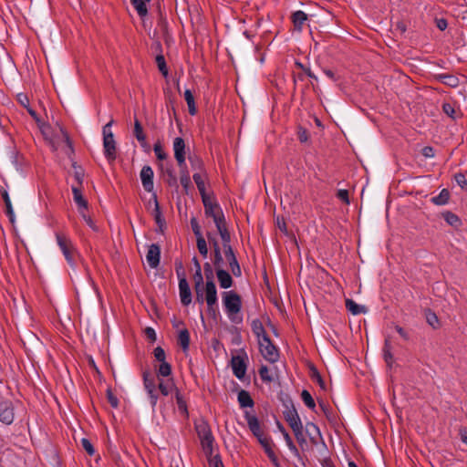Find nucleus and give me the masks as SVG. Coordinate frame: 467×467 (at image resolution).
Returning <instances> with one entry per match:
<instances>
[{"instance_id": "obj_1", "label": "nucleus", "mask_w": 467, "mask_h": 467, "mask_svg": "<svg viewBox=\"0 0 467 467\" xmlns=\"http://www.w3.org/2000/svg\"><path fill=\"white\" fill-rule=\"evenodd\" d=\"M223 303L230 321L234 324H241L243 322L241 296L233 290L223 292Z\"/></svg>"}, {"instance_id": "obj_2", "label": "nucleus", "mask_w": 467, "mask_h": 467, "mask_svg": "<svg viewBox=\"0 0 467 467\" xmlns=\"http://www.w3.org/2000/svg\"><path fill=\"white\" fill-rule=\"evenodd\" d=\"M113 124V119L108 122L103 127V147L105 157L108 161H113L116 160V141L114 140L113 133L110 130L111 125Z\"/></svg>"}, {"instance_id": "obj_3", "label": "nucleus", "mask_w": 467, "mask_h": 467, "mask_svg": "<svg viewBox=\"0 0 467 467\" xmlns=\"http://www.w3.org/2000/svg\"><path fill=\"white\" fill-rule=\"evenodd\" d=\"M56 239L57 245L62 251L67 262L71 265H75V255L77 254V250L74 247L72 241L70 238L62 233L56 234Z\"/></svg>"}, {"instance_id": "obj_4", "label": "nucleus", "mask_w": 467, "mask_h": 467, "mask_svg": "<svg viewBox=\"0 0 467 467\" xmlns=\"http://www.w3.org/2000/svg\"><path fill=\"white\" fill-rule=\"evenodd\" d=\"M259 351L264 358L270 363H275L279 359V350L273 344L269 337H264L258 341Z\"/></svg>"}, {"instance_id": "obj_5", "label": "nucleus", "mask_w": 467, "mask_h": 467, "mask_svg": "<svg viewBox=\"0 0 467 467\" xmlns=\"http://www.w3.org/2000/svg\"><path fill=\"white\" fill-rule=\"evenodd\" d=\"M204 213L207 217H212L215 225L225 221L222 208L216 202H213L208 196L202 198Z\"/></svg>"}, {"instance_id": "obj_6", "label": "nucleus", "mask_w": 467, "mask_h": 467, "mask_svg": "<svg viewBox=\"0 0 467 467\" xmlns=\"http://www.w3.org/2000/svg\"><path fill=\"white\" fill-rule=\"evenodd\" d=\"M223 254H224L226 261L228 262L230 270L233 273V275L236 277L241 276L242 275L241 266L238 263V260L236 258V255L234 252L233 247L223 248Z\"/></svg>"}, {"instance_id": "obj_7", "label": "nucleus", "mask_w": 467, "mask_h": 467, "mask_svg": "<svg viewBox=\"0 0 467 467\" xmlns=\"http://www.w3.org/2000/svg\"><path fill=\"white\" fill-rule=\"evenodd\" d=\"M185 142L184 140L181 137H177L173 140V150H174V158L178 163L179 167L185 166Z\"/></svg>"}, {"instance_id": "obj_8", "label": "nucleus", "mask_w": 467, "mask_h": 467, "mask_svg": "<svg viewBox=\"0 0 467 467\" xmlns=\"http://www.w3.org/2000/svg\"><path fill=\"white\" fill-rule=\"evenodd\" d=\"M231 365L234 375L239 379H243L245 372H246V363L245 358L241 356H233L231 359Z\"/></svg>"}, {"instance_id": "obj_9", "label": "nucleus", "mask_w": 467, "mask_h": 467, "mask_svg": "<svg viewBox=\"0 0 467 467\" xmlns=\"http://www.w3.org/2000/svg\"><path fill=\"white\" fill-rule=\"evenodd\" d=\"M15 419L14 407L12 402L4 401L0 403V421L10 425Z\"/></svg>"}, {"instance_id": "obj_10", "label": "nucleus", "mask_w": 467, "mask_h": 467, "mask_svg": "<svg viewBox=\"0 0 467 467\" xmlns=\"http://www.w3.org/2000/svg\"><path fill=\"white\" fill-rule=\"evenodd\" d=\"M153 171L150 166L145 165L140 171V180L144 190L148 192H152L154 188L153 183Z\"/></svg>"}, {"instance_id": "obj_11", "label": "nucleus", "mask_w": 467, "mask_h": 467, "mask_svg": "<svg viewBox=\"0 0 467 467\" xmlns=\"http://www.w3.org/2000/svg\"><path fill=\"white\" fill-rule=\"evenodd\" d=\"M146 260L150 268H157L161 260V247L157 244H151L146 254Z\"/></svg>"}, {"instance_id": "obj_12", "label": "nucleus", "mask_w": 467, "mask_h": 467, "mask_svg": "<svg viewBox=\"0 0 467 467\" xmlns=\"http://www.w3.org/2000/svg\"><path fill=\"white\" fill-rule=\"evenodd\" d=\"M306 433L309 436L310 442L314 446H317L320 442L324 447H326V443L322 438L321 431L317 425L313 422L306 423Z\"/></svg>"}, {"instance_id": "obj_13", "label": "nucleus", "mask_w": 467, "mask_h": 467, "mask_svg": "<svg viewBox=\"0 0 467 467\" xmlns=\"http://www.w3.org/2000/svg\"><path fill=\"white\" fill-rule=\"evenodd\" d=\"M284 417L292 431L303 427L301 419L294 406L284 412Z\"/></svg>"}, {"instance_id": "obj_14", "label": "nucleus", "mask_w": 467, "mask_h": 467, "mask_svg": "<svg viewBox=\"0 0 467 467\" xmlns=\"http://www.w3.org/2000/svg\"><path fill=\"white\" fill-rule=\"evenodd\" d=\"M151 199H152L153 203H154V209H153V212H152V215L154 217L155 223H157V225L160 228V231L161 233H163V230L166 227V222H165V219L163 218V216L161 214L160 204H159V202H158V199H157V195H156L155 192L152 193Z\"/></svg>"}, {"instance_id": "obj_15", "label": "nucleus", "mask_w": 467, "mask_h": 467, "mask_svg": "<svg viewBox=\"0 0 467 467\" xmlns=\"http://www.w3.org/2000/svg\"><path fill=\"white\" fill-rule=\"evenodd\" d=\"M73 199L78 205L79 213H82V210H88V201L82 194V187L72 185Z\"/></svg>"}, {"instance_id": "obj_16", "label": "nucleus", "mask_w": 467, "mask_h": 467, "mask_svg": "<svg viewBox=\"0 0 467 467\" xmlns=\"http://www.w3.org/2000/svg\"><path fill=\"white\" fill-rule=\"evenodd\" d=\"M204 295L207 306L217 305V290L214 282H206Z\"/></svg>"}, {"instance_id": "obj_17", "label": "nucleus", "mask_w": 467, "mask_h": 467, "mask_svg": "<svg viewBox=\"0 0 467 467\" xmlns=\"http://www.w3.org/2000/svg\"><path fill=\"white\" fill-rule=\"evenodd\" d=\"M179 293L182 304L189 306L192 303V292L187 280L179 282Z\"/></svg>"}, {"instance_id": "obj_18", "label": "nucleus", "mask_w": 467, "mask_h": 467, "mask_svg": "<svg viewBox=\"0 0 467 467\" xmlns=\"http://www.w3.org/2000/svg\"><path fill=\"white\" fill-rule=\"evenodd\" d=\"M133 134L137 140L140 142V146L146 150H149V144L146 140V135L144 133L142 125L138 119H135L134 121Z\"/></svg>"}, {"instance_id": "obj_19", "label": "nucleus", "mask_w": 467, "mask_h": 467, "mask_svg": "<svg viewBox=\"0 0 467 467\" xmlns=\"http://www.w3.org/2000/svg\"><path fill=\"white\" fill-rule=\"evenodd\" d=\"M216 276L219 282V285L223 289H228L233 286L234 280L229 272L224 269H218L216 271Z\"/></svg>"}, {"instance_id": "obj_20", "label": "nucleus", "mask_w": 467, "mask_h": 467, "mask_svg": "<svg viewBox=\"0 0 467 467\" xmlns=\"http://www.w3.org/2000/svg\"><path fill=\"white\" fill-rule=\"evenodd\" d=\"M392 350V346H391V343L389 341V338H386L385 341H384V346H383V359L384 361L386 362L387 364V367L391 369L394 363H395V359H394V357H393V354L391 352Z\"/></svg>"}, {"instance_id": "obj_21", "label": "nucleus", "mask_w": 467, "mask_h": 467, "mask_svg": "<svg viewBox=\"0 0 467 467\" xmlns=\"http://www.w3.org/2000/svg\"><path fill=\"white\" fill-rule=\"evenodd\" d=\"M245 419L247 420L248 427L250 431L253 432V434L257 438H260L263 432L258 419L255 416L250 415L248 413H246Z\"/></svg>"}, {"instance_id": "obj_22", "label": "nucleus", "mask_w": 467, "mask_h": 467, "mask_svg": "<svg viewBox=\"0 0 467 467\" xmlns=\"http://www.w3.org/2000/svg\"><path fill=\"white\" fill-rule=\"evenodd\" d=\"M217 231L223 241V247H232L231 245V235L226 226V221L217 223L216 225Z\"/></svg>"}, {"instance_id": "obj_23", "label": "nucleus", "mask_w": 467, "mask_h": 467, "mask_svg": "<svg viewBox=\"0 0 467 467\" xmlns=\"http://www.w3.org/2000/svg\"><path fill=\"white\" fill-rule=\"evenodd\" d=\"M17 101L20 103L21 106H23L25 109H26L27 112L30 114V116L36 120V122L39 123L40 119L29 104V99L26 94L20 93L17 95Z\"/></svg>"}, {"instance_id": "obj_24", "label": "nucleus", "mask_w": 467, "mask_h": 467, "mask_svg": "<svg viewBox=\"0 0 467 467\" xmlns=\"http://www.w3.org/2000/svg\"><path fill=\"white\" fill-rule=\"evenodd\" d=\"M291 18L295 28L301 31L303 25L307 20V15L304 11L298 10L292 14Z\"/></svg>"}, {"instance_id": "obj_25", "label": "nucleus", "mask_w": 467, "mask_h": 467, "mask_svg": "<svg viewBox=\"0 0 467 467\" xmlns=\"http://www.w3.org/2000/svg\"><path fill=\"white\" fill-rule=\"evenodd\" d=\"M346 308L352 314V315H359V314H365L367 313L368 309L365 306L357 304L352 299H346L345 301Z\"/></svg>"}, {"instance_id": "obj_26", "label": "nucleus", "mask_w": 467, "mask_h": 467, "mask_svg": "<svg viewBox=\"0 0 467 467\" xmlns=\"http://www.w3.org/2000/svg\"><path fill=\"white\" fill-rule=\"evenodd\" d=\"M237 399L241 408H251L254 404L250 393L244 389L238 392Z\"/></svg>"}, {"instance_id": "obj_27", "label": "nucleus", "mask_w": 467, "mask_h": 467, "mask_svg": "<svg viewBox=\"0 0 467 467\" xmlns=\"http://www.w3.org/2000/svg\"><path fill=\"white\" fill-rule=\"evenodd\" d=\"M180 168V182L186 193L192 187V181L186 165Z\"/></svg>"}, {"instance_id": "obj_28", "label": "nucleus", "mask_w": 467, "mask_h": 467, "mask_svg": "<svg viewBox=\"0 0 467 467\" xmlns=\"http://www.w3.org/2000/svg\"><path fill=\"white\" fill-rule=\"evenodd\" d=\"M251 327H252L253 333L257 337V341H259L260 338H264V337H268V335L266 334L265 329L263 326V323L259 319L253 320Z\"/></svg>"}, {"instance_id": "obj_29", "label": "nucleus", "mask_w": 467, "mask_h": 467, "mask_svg": "<svg viewBox=\"0 0 467 467\" xmlns=\"http://www.w3.org/2000/svg\"><path fill=\"white\" fill-rule=\"evenodd\" d=\"M177 341L184 352L189 349L190 333L188 329L184 328L179 332Z\"/></svg>"}, {"instance_id": "obj_30", "label": "nucleus", "mask_w": 467, "mask_h": 467, "mask_svg": "<svg viewBox=\"0 0 467 467\" xmlns=\"http://www.w3.org/2000/svg\"><path fill=\"white\" fill-rule=\"evenodd\" d=\"M150 0H130L131 5L134 6L138 15L140 17H144L148 14L147 3Z\"/></svg>"}, {"instance_id": "obj_31", "label": "nucleus", "mask_w": 467, "mask_h": 467, "mask_svg": "<svg viewBox=\"0 0 467 467\" xmlns=\"http://www.w3.org/2000/svg\"><path fill=\"white\" fill-rule=\"evenodd\" d=\"M436 78L441 83L452 88H455L459 85V78L453 75L439 74L436 76Z\"/></svg>"}, {"instance_id": "obj_32", "label": "nucleus", "mask_w": 467, "mask_h": 467, "mask_svg": "<svg viewBox=\"0 0 467 467\" xmlns=\"http://www.w3.org/2000/svg\"><path fill=\"white\" fill-rule=\"evenodd\" d=\"M142 378H143L144 388H145L147 393H151L152 389H156L154 378L151 376L150 372L148 370H145L142 373Z\"/></svg>"}, {"instance_id": "obj_33", "label": "nucleus", "mask_w": 467, "mask_h": 467, "mask_svg": "<svg viewBox=\"0 0 467 467\" xmlns=\"http://www.w3.org/2000/svg\"><path fill=\"white\" fill-rule=\"evenodd\" d=\"M450 199V192L447 189H442L439 195L434 196L431 199V202L435 205H445L448 203Z\"/></svg>"}, {"instance_id": "obj_34", "label": "nucleus", "mask_w": 467, "mask_h": 467, "mask_svg": "<svg viewBox=\"0 0 467 467\" xmlns=\"http://www.w3.org/2000/svg\"><path fill=\"white\" fill-rule=\"evenodd\" d=\"M158 388L163 396H168L173 389H176L172 379L166 381L160 380Z\"/></svg>"}, {"instance_id": "obj_35", "label": "nucleus", "mask_w": 467, "mask_h": 467, "mask_svg": "<svg viewBox=\"0 0 467 467\" xmlns=\"http://www.w3.org/2000/svg\"><path fill=\"white\" fill-rule=\"evenodd\" d=\"M184 99L186 100L190 115L194 116L197 113V109L195 106L194 97L190 89H186L184 91Z\"/></svg>"}, {"instance_id": "obj_36", "label": "nucleus", "mask_w": 467, "mask_h": 467, "mask_svg": "<svg viewBox=\"0 0 467 467\" xmlns=\"http://www.w3.org/2000/svg\"><path fill=\"white\" fill-rule=\"evenodd\" d=\"M200 440L206 457L213 456V443L214 441L213 436L204 437Z\"/></svg>"}, {"instance_id": "obj_37", "label": "nucleus", "mask_w": 467, "mask_h": 467, "mask_svg": "<svg viewBox=\"0 0 467 467\" xmlns=\"http://www.w3.org/2000/svg\"><path fill=\"white\" fill-rule=\"evenodd\" d=\"M442 218L445 220V222L454 227H457L461 225V220L458 215L453 213L452 212L446 211L441 213Z\"/></svg>"}, {"instance_id": "obj_38", "label": "nucleus", "mask_w": 467, "mask_h": 467, "mask_svg": "<svg viewBox=\"0 0 467 467\" xmlns=\"http://www.w3.org/2000/svg\"><path fill=\"white\" fill-rule=\"evenodd\" d=\"M192 178H193V181L202 195V198L206 197L207 196L205 193L206 188H205V182H204L202 175L199 172H196L193 174Z\"/></svg>"}, {"instance_id": "obj_39", "label": "nucleus", "mask_w": 467, "mask_h": 467, "mask_svg": "<svg viewBox=\"0 0 467 467\" xmlns=\"http://www.w3.org/2000/svg\"><path fill=\"white\" fill-rule=\"evenodd\" d=\"M196 431H197L198 437L200 439H202L204 437L213 436L209 425L204 421L196 425Z\"/></svg>"}, {"instance_id": "obj_40", "label": "nucleus", "mask_w": 467, "mask_h": 467, "mask_svg": "<svg viewBox=\"0 0 467 467\" xmlns=\"http://www.w3.org/2000/svg\"><path fill=\"white\" fill-rule=\"evenodd\" d=\"M283 436H284V439L285 441V443L287 445V447L289 448L290 451L296 456V457H299V450L297 449V447L294 444L289 433L285 430L283 429Z\"/></svg>"}, {"instance_id": "obj_41", "label": "nucleus", "mask_w": 467, "mask_h": 467, "mask_svg": "<svg viewBox=\"0 0 467 467\" xmlns=\"http://www.w3.org/2000/svg\"><path fill=\"white\" fill-rule=\"evenodd\" d=\"M301 398L307 408L310 410H315L316 403L309 391L304 389L301 393Z\"/></svg>"}, {"instance_id": "obj_42", "label": "nucleus", "mask_w": 467, "mask_h": 467, "mask_svg": "<svg viewBox=\"0 0 467 467\" xmlns=\"http://www.w3.org/2000/svg\"><path fill=\"white\" fill-rule=\"evenodd\" d=\"M171 374V366L166 362H161V365L157 371L158 377H169Z\"/></svg>"}, {"instance_id": "obj_43", "label": "nucleus", "mask_w": 467, "mask_h": 467, "mask_svg": "<svg viewBox=\"0 0 467 467\" xmlns=\"http://www.w3.org/2000/svg\"><path fill=\"white\" fill-rule=\"evenodd\" d=\"M175 398H176V402H177L179 410L182 413L188 415L186 401L183 400V397L182 396V394L180 393V391L177 389H176Z\"/></svg>"}, {"instance_id": "obj_44", "label": "nucleus", "mask_w": 467, "mask_h": 467, "mask_svg": "<svg viewBox=\"0 0 467 467\" xmlns=\"http://www.w3.org/2000/svg\"><path fill=\"white\" fill-rule=\"evenodd\" d=\"M293 432L300 448L304 451L305 447L306 446V439L303 433V427L293 431Z\"/></svg>"}, {"instance_id": "obj_45", "label": "nucleus", "mask_w": 467, "mask_h": 467, "mask_svg": "<svg viewBox=\"0 0 467 467\" xmlns=\"http://www.w3.org/2000/svg\"><path fill=\"white\" fill-rule=\"evenodd\" d=\"M196 244H197V248H198L199 253L203 257H207L208 248H207V244H206V241H205L204 237L203 236L197 237L196 238Z\"/></svg>"}, {"instance_id": "obj_46", "label": "nucleus", "mask_w": 467, "mask_h": 467, "mask_svg": "<svg viewBox=\"0 0 467 467\" xmlns=\"http://www.w3.org/2000/svg\"><path fill=\"white\" fill-rule=\"evenodd\" d=\"M223 257L221 249L213 251V265L215 267V271H218V269H223Z\"/></svg>"}, {"instance_id": "obj_47", "label": "nucleus", "mask_w": 467, "mask_h": 467, "mask_svg": "<svg viewBox=\"0 0 467 467\" xmlns=\"http://www.w3.org/2000/svg\"><path fill=\"white\" fill-rule=\"evenodd\" d=\"M175 271H176V275L179 279V282L187 280L184 266H183V264L182 261H179V260L175 261Z\"/></svg>"}, {"instance_id": "obj_48", "label": "nucleus", "mask_w": 467, "mask_h": 467, "mask_svg": "<svg viewBox=\"0 0 467 467\" xmlns=\"http://www.w3.org/2000/svg\"><path fill=\"white\" fill-rule=\"evenodd\" d=\"M259 376L264 382L270 383L273 381V377L269 373V369L265 365H262L258 370Z\"/></svg>"}, {"instance_id": "obj_49", "label": "nucleus", "mask_w": 467, "mask_h": 467, "mask_svg": "<svg viewBox=\"0 0 467 467\" xmlns=\"http://www.w3.org/2000/svg\"><path fill=\"white\" fill-rule=\"evenodd\" d=\"M155 60L159 70L164 77H166L168 75V67L164 57L162 55H158Z\"/></svg>"}, {"instance_id": "obj_50", "label": "nucleus", "mask_w": 467, "mask_h": 467, "mask_svg": "<svg viewBox=\"0 0 467 467\" xmlns=\"http://www.w3.org/2000/svg\"><path fill=\"white\" fill-rule=\"evenodd\" d=\"M153 150L158 160L163 161L167 159V154L163 150V148L160 141L154 144Z\"/></svg>"}, {"instance_id": "obj_51", "label": "nucleus", "mask_w": 467, "mask_h": 467, "mask_svg": "<svg viewBox=\"0 0 467 467\" xmlns=\"http://www.w3.org/2000/svg\"><path fill=\"white\" fill-rule=\"evenodd\" d=\"M209 467H224L221 457L216 454L207 457Z\"/></svg>"}, {"instance_id": "obj_52", "label": "nucleus", "mask_w": 467, "mask_h": 467, "mask_svg": "<svg viewBox=\"0 0 467 467\" xmlns=\"http://www.w3.org/2000/svg\"><path fill=\"white\" fill-rule=\"evenodd\" d=\"M80 442H81L82 448L87 451V453L89 456L94 455L95 450H94L92 443L90 442V441L88 439L83 438V439H81Z\"/></svg>"}, {"instance_id": "obj_53", "label": "nucleus", "mask_w": 467, "mask_h": 467, "mask_svg": "<svg viewBox=\"0 0 467 467\" xmlns=\"http://www.w3.org/2000/svg\"><path fill=\"white\" fill-rule=\"evenodd\" d=\"M106 396L109 403L111 405L112 408H118L119 406V400L112 392L111 389H108L106 391Z\"/></svg>"}, {"instance_id": "obj_54", "label": "nucleus", "mask_w": 467, "mask_h": 467, "mask_svg": "<svg viewBox=\"0 0 467 467\" xmlns=\"http://www.w3.org/2000/svg\"><path fill=\"white\" fill-rule=\"evenodd\" d=\"M189 161H190L192 168L193 170H199V171L202 170L203 162L199 157L190 156Z\"/></svg>"}, {"instance_id": "obj_55", "label": "nucleus", "mask_w": 467, "mask_h": 467, "mask_svg": "<svg viewBox=\"0 0 467 467\" xmlns=\"http://www.w3.org/2000/svg\"><path fill=\"white\" fill-rule=\"evenodd\" d=\"M204 275L206 278V282H214L213 281V270L209 262H206L203 265Z\"/></svg>"}, {"instance_id": "obj_56", "label": "nucleus", "mask_w": 467, "mask_h": 467, "mask_svg": "<svg viewBox=\"0 0 467 467\" xmlns=\"http://www.w3.org/2000/svg\"><path fill=\"white\" fill-rule=\"evenodd\" d=\"M443 112L451 119H456V110L451 103H444L442 106Z\"/></svg>"}, {"instance_id": "obj_57", "label": "nucleus", "mask_w": 467, "mask_h": 467, "mask_svg": "<svg viewBox=\"0 0 467 467\" xmlns=\"http://www.w3.org/2000/svg\"><path fill=\"white\" fill-rule=\"evenodd\" d=\"M191 227H192V232H193L194 235L196 236V238L203 236L202 234V231H201V226H200L197 219L194 217H192L191 219Z\"/></svg>"}, {"instance_id": "obj_58", "label": "nucleus", "mask_w": 467, "mask_h": 467, "mask_svg": "<svg viewBox=\"0 0 467 467\" xmlns=\"http://www.w3.org/2000/svg\"><path fill=\"white\" fill-rule=\"evenodd\" d=\"M295 65L297 68L303 70L310 78L317 80V77L311 71L309 67H305L304 64H302L299 61H296Z\"/></svg>"}, {"instance_id": "obj_59", "label": "nucleus", "mask_w": 467, "mask_h": 467, "mask_svg": "<svg viewBox=\"0 0 467 467\" xmlns=\"http://www.w3.org/2000/svg\"><path fill=\"white\" fill-rule=\"evenodd\" d=\"M153 354H154V358L159 362L166 361L165 351H164V349L161 347L155 348L154 351H153Z\"/></svg>"}, {"instance_id": "obj_60", "label": "nucleus", "mask_w": 467, "mask_h": 467, "mask_svg": "<svg viewBox=\"0 0 467 467\" xmlns=\"http://www.w3.org/2000/svg\"><path fill=\"white\" fill-rule=\"evenodd\" d=\"M311 379L314 381H317V383L320 386V388L322 389H326L325 381L323 380L321 375L319 374V372L317 369H313Z\"/></svg>"}, {"instance_id": "obj_61", "label": "nucleus", "mask_w": 467, "mask_h": 467, "mask_svg": "<svg viewBox=\"0 0 467 467\" xmlns=\"http://www.w3.org/2000/svg\"><path fill=\"white\" fill-rule=\"evenodd\" d=\"M73 167L76 169L75 172H74V177H75V180L77 182V185L76 186L82 187L83 179H84V172H83V171L80 168L77 169V167L75 165H73Z\"/></svg>"}, {"instance_id": "obj_62", "label": "nucleus", "mask_w": 467, "mask_h": 467, "mask_svg": "<svg viewBox=\"0 0 467 467\" xmlns=\"http://www.w3.org/2000/svg\"><path fill=\"white\" fill-rule=\"evenodd\" d=\"M193 281H194V288H198L199 286H202L203 285V276L201 271H195L193 275Z\"/></svg>"}, {"instance_id": "obj_63", "label": "nucleus", "mask_w": 467, "mask_h": 467, "mask_svg": "<svg viewBox=\"0 0 467 467\" xmlns=\"http://www.w3.org/2000/svg\"><path fill=\"white\" fill-rule=\"evenodd\" d=\"M5 213L10 221V223L12 224L15 223L16 222V216H15V213H14V210H13V206H12V202H9V203H6L5 204Z\"/></svg>"}, {"instance_id": "obj_64", "label": "nucleus", "mask_w": 467, "mask_h": 467, "mask_svg": "<svg viewBox=\"0 0 467 467\" xmlns=\"http://www.w3.org/2000/svg\"><path fill=\"white\" fill-rule=\"evenodd\" d=\"M337 197L342 201L343 202L348 204L349 203V197H348V190H339L337 192Z\"/></svg>"}]
</instances>
